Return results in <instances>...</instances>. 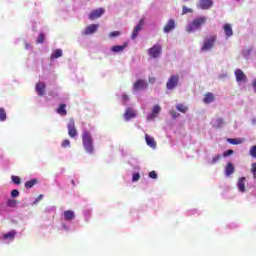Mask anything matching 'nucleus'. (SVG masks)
Listing matches in <instances>:
<instances>
[{
  "instance_id": "f257e3e1",
  "label": "nucleus",
  "mask_w": 256,
  "mask_h": 256,
  "mask_svg": "<svg viewBox=\"0 0 256 256\" xmlns=\"http://www.w3.org/2000/svg\"><path fill=\"white\" fill-rule=\"evenodd\" d=\"M82 143L86 153L93 155L95 148L93 147V136L89 131L85 130L82 135Z\"/></svg>"
},
{
  "instance_id": "f03ea898",
  "label": "nucleus",
  "mask_w": 256,
  "mask_h": 256,
  "mask_svg": "<svg viewBox=\"0 0 256 256\" xmlns=\"http://www.w3.org/2000/svg\"><path fill=\"white\" fill-rule=\"evenodd\" d=\"M207 23V17L201 16L195 18L190 24L187 25L186 31L188 33H193V31H197V29L201 28L202 25Z\"/></svg>"
},
{
  "instance_id": "7ed1b4c3",
  "label": "nucleus",
  "mask_w": 256,
  "mask_h": 256,
  "mask_svg": "<svg viewBox=\"0 0 256 256\" xmlns=\"http://www.w3.org/2000/svg\"><path fill=\"white\" fill-rule=\"evenodd\" d=\"M217 42V35H211L206 38L201 47V51H211L213 47H215V43Z\"/></svg>"
},
{
  "instance_id": "20e7f679",
  "label": "nucleus",
  "mask_w": 256,
  "mask_h": 256,
  "mask_svg": "<svg viewBox=\"0 0 256 256\" xmlns=\"http://www.w3.org/2000/svg\"><path fill=\"white\" fill-rule=\"evenodd\" d=\"M161 53H163V46H161L160 44H155L148 49V55L152 59H157L161 57Z\"/></svg>"
},
{
  "instance_id": "39448f33",
  "label": "nucleus",
  "mask_w": 256,
  "mask_h": 256,
  "mask_svg": "<svg viewBox=\"0 0 256 256\" xmlns=\"http://www.w3.org/2000/svg\"><path fill=\"white\" fill-rule=\"evenodd\" d=\"M177 85H179V75L170 76V78L168 79V81L166 83L167 89H169L171 91V90L175 89V87H177Z\"/></svg>"
},
{
  "instance_id": "423d86ee",
  "label": "nucleus",
  "mask_w": 256,
  "mask_h": 256,
  "mask_svg": "<svg viewBox=\"0 0 256 256\" xmlns=\"http://www.w3.org/2000/svg\"><path fill=\"white\" fill-rule=\"evenodd\" d=\"M67 129H68L69 137H71L72 139H75V137L77 136V128H75V120L74 119L69 120Z\"/></svg>"
},
{
  "instance_id": "0eeeda50",
  "label": "nucleus",
  "mask_w": 256,
  "mask_h": 256,
  "mask_svg": "<svg viewBox=\"0 0 256 256\" xmlns=\"http://www.w3.org/2000/svg\"><path fill=\"white\" fill-rule=\"evenodd\" d=\"M104 13H105V9H103V8L93 10L88 15V19H90V21H95V19H99V17H101Z\"/></svg>"
},
{
  "instance_id": "6e6552de",
  "label": "nucleus",
  "mask_w": 256,
  "mask_h": 256,
  "mask_svg": "<svg viewBox=\"0 0 256 256\" xmlns=\"http://www.w3.org/2000/svg\"><path fill=\"white\" fill-rule=\"evenodd\" d=\"M45 89H47V85L45 82H37L35 86V91L39 95V97H43L45 95Z\"/></svg>"
},
{
  "instance_id": "1a4fd4ad",
  "label": "nucleus",
  "mask_w": 256,
  "mask_h": 256,
  "mask_svg": "<svg viewBox=\"0 0 256 256\" xmlns=\"http://www.w3.org/2000/svg\"><path fill=\"white\" fill-rule=\"evenodd\" d=\"M97 29H99V24H91L86 27L82 35H93V33H97Z\"/></svg>"
},
{
  "instance_id": "9d476101",
  "label": "nucleus",
  "mask_w": 256,
  "mask_h": 256,
  "mask_svg": "<svg viewBox=\"0 0 256 256\" xmlns=\"http://www.w3.org/2000/svg\"><path fill=\"white\" fill-rule=\"evenodd\" d=\"M235 77L238 83H245L247 81V75L241 69L235 71Z\"/></svg>"
},
{
  "instance_id": "9b49d317",
  "label": "nucleus",
  "mask_w": 256,
  "mask_h": 256,
  "mask_svg": "<svg viewBox=\"0 0 256 256\" xmlns=\"http://www.w3.org/2000/svg\"><path fill=\"white\" fill-rule=\"evenodd\" d=\"M213 7V0H200L198 8L202 10L211 9Z\"/></svg>"
},
{
  "instance_id": "f8f14e48",
  "label": "nucleus",
  "mask_w": 256,
  "mask_h": 256,
  "mask_svg": "<svg viewBox=\"0 0 256 256\" xmlns=\"http://www.w3.org/2000/svg\"><path fill=\"white\" fill-rule=\"evenodd\" d=\"M135 117H137L135 110H133V108H126L124 113L125 121H131V119H135Z\"/></svg>"
},
{
  "instance_id": "ddd939ff",
  "label": "nucleus",
  "mask_w": 256,
  "mask_h": 256,
  "mask_svg": "<svg viewBox=\"0 0 256 256\" xmlns=\"http://www.w3.org/2000/svg\"><path fill=\"white\" fill-rule=\"evenodd\" d=\"M145 21L143 19H141L138 23V25L134 28L132 35H131V39H137V36L139 35V31H141V29H143V25H144Z\"/></svg>"
},
{
  "instance_id": "4468645a",
  "label": "nucleus",
  "mask_w": 256,
  "mask_h": 256,
  "mask_svg": "<svg viewBox=\"0 0 256 256\" xmlns=\"http://www.w3.org/2000/svg\"><path fill=\"white\" fill-rule=\"evenodd\" d=\"M134 91H141V89H147V82L145 80H137L133 85Z\"/></svg>"
},
{
  "instance_id": "2eb2a0df",
  "label": "nucleus",
  "mask_w": 256,
  "mask_h": 256,
  "mask_svg": "<svg viewBox=\"0 0 256 256\" xmlns=\"http://www.w3.org/2000/svg\"><path fill=\"white\" fill-rule=\"evenodd\" d=\"M173 29H175V20L170 19L164 26L163 31L164 33H170V31H173Z\"/></svg>"
},
{
  "instance_id": "dca6fc26",
  "label": "nucleus",
  "mask_w": 256,
  "mask_h": 256,
  "mask_svg": "<svg viewBox=\"0 0 256 256\" xmlns=\"http://www.w3.org/2000/svg\"><path fill=\"white\" fill-rule=\"evenodd\" d=\"M158 113H161V106L155 105L152 109V113L150 115H148L147 120L151 121V119H155V117H157Z\"/></svg>"
},
{
  "instance_id": "f3484780",
  "label": "nucleus",
  "mask_w": 256,
  "mask_h": 256,
  "mask_svg": "<svg viewBox=\"0 0 256 256\" xmlns=\"http://www.w3.org/2000/svg\"><path fill=\"white\" fill-rule=\"evenodd\" d=\"M213 101H215V94L211 92H207L204 95L203 103H205L206 105H209V103H213Z\"/></svg>"
},
{
  "instance_id": "a211bd4d",
  "label": "nucleus",
  "mask_w": 256,
  "mask_h": 256,
  "mask_svg": "<svg viewBox=\"0 0 256 256\" xmlns=\"http://www.w3.org/2000/svg\"><path fill=\"white\" fill-rule=\"evenodd\" d=\"M146 143L148 147H151L152 149H155L157 147V142H155V138L149 136V134L145 135Z\"/></svg>"
},
{
  "instance_id": "6ab92c4d",
  "label": "nucleus",
  "mask_w": 256,
  "mask_h": 256,
  "mask_svg": "<svg viewBox=\"0 0 256 256\" xmlns=\"http://www.w3.org/2000/svg\"><path fill=\"white\" fill-rule=\"evenodd\" d=\"M235 173V166H233V163L228 162L225 167V175L226 177H229Z\"/></svg>"
},
{
  "instance_id": "aec40b11",
  "label": "nucleus",
  "mask_w": 256,
  "mask_h": 256,
  "mask_svg": "<svg viewBox=\"0 0 256 256\" xmlns=\"http://www.w3.org/2000/svg\"><path fill=\"white\" fill-rule=\"evenodd\" d=\"M64 219L65 221H73L75 219V212L73 210L64 211Z\"/></svg>"
},
{
  "instance_id": "412c9836",
  "label": "nucleus",
  "mask_w": 256,
  "mask_h": 256,
  "mask_svg": "<svg viewBox=\"0 0 256 256\" xmlns=\"http://www.w3.org/2000/svg\"><path fill=\"white\" fill-rule=\"evenodd\" d=\"M227 142L230 143V145H241L242 143H245V139H243V138H228Z\"/></svg>"
},
{
  "instance_id": "4be33fe9",
  "label": "nucleus",
  "mask_w": 256,
  "mask_h": 256,
  "mask_svg": "<svg viewBox=\"0 0 256 256\" xmlns=\"http://www.w3.org/2000/svg\"><path fill=\"white\" fill-rule=\"evenodd\" d=\"M223 30L226 37H233V28L231 27V24H224Z\"/></svg>"
},
{
  "instance_id": "5701e85b",
  "label": "nucleus",
  "mask_w": 256,
  "mask_h": 256,
  "mask_svg": "<svg viewBox=\"0 0 256 256\" xmlns=\"http://www.w3.org/2000/svg\"><path fill=\"white\" fill-rule=\"evenodd\" d=\"M56 111L58 115L65 117L67 115V104H60Z\"/></svg>"
},
{
  "instance_id": "b1692460",
  "label": "nucleus",
  "mask_w": 256,
  "mask_h": 256,
  "mask_svg": "<svg viewBox=\"0 0 256 256\" xmlns=\"http://www.w3.org/2000/svg\"><path fill=\"white\" fill-rule=\"evenodd\" d=\"M59 57H63V50L56 49L50 56V59L53 61V59H59Z\"/></svg>"
},
{
  "instance_id": "393cba45",
  "label": "nucleus",
  "mask_w": 256,
  "mask_h": 256,
  "mask_svg": "<svg viewBox=\"0 0 256 256\" xmlns=\"http://www.w3.org/2000/svg\"><path fill=\"white\" fill-rule=\"evenodd\" d=\"M238 190L241 192V193H245V177H242L238 180Z\"/></svg>"
},
{
  "instance_id": "a878e982",
  "label": "nucleus",
  "mask_w": 256,
  "mask_h": 256,
  "mask_svg": "<svg viewBox=\"0 0 256 256\" xmlns=\"http://www.w3.org/2000/svg\"><path fill=\"white\" fill-rule=\"evenodd\" d=\"M125 47H127V44L124 45H115L111 48V51L113 53H121V51H124Z\"/></svg>"
},
{
  "instance_id": "bb28decb",
  "label": "nucleus",
  "mask_w": 256,
  "mask_h": 256,
  "mask_svg": "<svg viewBox=\"0 0 256 256\" xmlns=\"http://www.w3.org/2000/svg\"><path fill=\"white\" fill-rule=\"evenodd\" d=\"M37 183H38L37 179L29 180L25 183V188L32 189V187H35V185H37Z\"/></svg>"
},
{
  "instance_id": "cd10ccee",
  "label": "nucleus",
  "mask_w": 256,
  "mask_h": 256,
  "mask_svg": "<svg viewBox=\"0 0 256 256\" xmlns=\"http://www.w3.org/2000/svg\"><path fill=\"white\" fill-rule=\"evenodd\" d=\"M224 121L223 118H217L214 122V127H216L217 129H221V127H223L224 125Z\"/></svg>"
},
{
  "instance_id": "c85d7f7f",
  "label": "nucleus",
  "mask_w": 256,
  "mask_h": 256,
  "mask_svg": "<svg viewBox=\"0 0 256 256\" xmlns=\"http://www.w3.org/2000/svg\"><path fill=\"white\" fill-rule=\"evenodd\" d=\"M3 239H10L11 241H13V239H15V231L12 230V231L4 234Z\"/></svg>"
},
{
  "instance_id": "c756f323",
  "label": "nucleus",
  "mask_w": 256,
  "mask_h": 256,
  "mask_svg": "<svg viewBox=\"0 0 256 256\" xmlns=\"http://www.w3.org/2000/svg\"><path fill=\"white\" fill-rule=\"evenodd\" d=\"M222 155L221 154H217L216 156H214L212 158V160L210 161V165H215V163H219V161H221L222 159Z\"/></svg>"
},
{
  "instance_id": "7c9ffc66",
  "label": "nucleus",
  "mask_w": 256,
  "mask_h": 256,
  "mask_svg": "<svg viewBox=\"0 0 256 256\" xmlns=\"http://www.w3.org/2000/svg\"><path fill=\"white\" fill-rule=\"evenodd\" d=\"M7 120V112L5 111V108H0V121H6Z\"/></svg>"
},
{
  "instance_id": "2f4dec72",
  "label": "nucleus",
  "mask_w": 256,
  "mask_h": 256,
  "mask_svg": "<svg viewBox=\"0 0 256 256\" xmlns=\"http://www.w3.org/2000/svg\"><path fill=\"white\" fill-rule=\"evenodd\" d=\"M177 111H180V113H187V106L183 104H178L176 106Z\"/></svg>"
},
{
  "instance_id": "473e14b6",
  "label": "nucleus",
  "mask_w": 256,
  "mask_h": 256,
  "mask_svg": "<svg viewBox=\"0 0 256 256\" xmlns=\"http://www.w3.org/2000/svg\"><path fill=\"white\" fill-rule=\"evenodd\" d=\"M11 181L15 184V185H21V177L19 176H11Z\"/></svg>"
},
{
  "instance_id": "72a5a7b5",
  "label": "nucleus",
  "mask_w": 256,
  "mask_h": 256,
  "mask_svg": "<svg viewBox=\"0 0 256 256\" xmlns=\"http://www.w3.org/2000/svg\"><path fill=\"white\" fill-rule=\"evenodd\" d=\"M36 43H38V44H43V43H45V34L40 33V34L38 35V38H37V40H36Z\"/></svg>"
},
{
  "instance_id": "f704fd0d",
  "label": "nucleus",
  "mask_w": 256,
  "mask_h": 256,
  "mask_svg": "<svg viewBox=\"0 0 256 256\" xmlns=\"http://www.w3.org/2000/svg\"><path fill=\"white\" fill-rule=\"evenodd\" d=\"M187 13H193V9L188 8L187 6L182 7V15H187Z\"/></svg>"
},
{
  "instance_id": "c9c22d12",
  "label": "nucleus",
  "mask_w": 256,
  "mask_h": 256,
  "mask_svg": "<svg viewBox=\"0 0 256 256\" xmlns=\"http://www.w3.org/2000/svg\"><path fill=\"white\" fill-rule=\"evenodd\" d=\"M70 146H71V141H69V139H65L61 143V147H63L64 149Z\"/></svg>"
},
{
  "instance_id": "e433bc0d",
  "label": "nucleus",
  "mask_w": 256,
  "mask_h": 256,
  "mask_svg": "<svg viewBox=\"0 0 256 256\" xmlns=\"http://www.w3.org/2000/svg\"><path fill=\"white\" fill-rule=\"evenodd\" d=\"M141 179V175L139 173H134L132 176L133 183H137Z\"/></svg>"
},
{
  "instance_id": "4c0bfd02",
  "label": "nucleus",
  "mask_w": 256,
  "mask_h": 256,
  "mask_svg": "<svg viewBox=\"0 0 256 256\" xmlns=\"http://www.w3.org/2000/svg\"><path fill=\"white\" fill-rule=\"evenodd\" d=\"M8 207H17V200L10 199L7 202Z\"/></svg>"
},
{
  "instance_id": "58836bf2",
  "label": "nucleus",
  "mask_w": 256,
  "mask_h": 256,
  "mask_svg": "<svg viewBox=\"0 0 256 256\" xmlns=\"http://www.w3.org/2000/svg\"><path fill=\"white\" fill-rule=\"evenodd\" d=\"M119 35H121V32H119V31H113V32H111V33L109 34V37H110L111 39H115V37H119Z\"/></svg>"
},
{
  "instance_id": "ea45409f",
  "label": "nucleus",
  "mask_w": 256,
  "mask_h": 256,
  "mask_svg": "<svg viewBox=\"0 0 256 256\" xmlns=\"http://www.w3.org/2000/svg\"><path fill=\"white\" fill-rule=\"evenodd\" d=\"M250 155L251 157H254V159H256V145L252 146L250 150Z\"/></svg>"
},
{
  "instance_id": "a19ab883",
  "label": "nucleus",
  "mask_w": 256,
  "mask_h": 256,
  "mask_svg": "<svg viewBox=\"0 0 256 256\" xmlns=\"http://www.w3.org/2000/svg\"><path fill=\"white\" fill-rule=\"evenodd\" d=\"M127 101H129V96L127 94H123L122 96L123 105H127Z\"/></svg>"
},
{
  "instance_id": "79ce46f5",
  "label": "nucleus",
  "mask_w": 256,
  "mask_h": 256,
  "mask_svg": "<svg viewBox=\"0 0 256 256\" xmlns=\"http://www.w3.org/2000/svg\"><path fill=\"white\" fill-rule=\"evenodd\" d=\"M11 197H13V198L19 197V190H17V189L12 190Z\"/></svg>"
},
{
  "instance_id": "37998d69",
  "label": "nucleus",
  "mask_w": 256,
  "mask_h": 256,
  "mask_svg": "<svg viewBox=\"0 0 256 256\" xmlns=\"http://www.w3.org/2000/svg\"><path fill=\"white\" fill-rule=\"evenodd\" d=\"M170 115H171L172 119H177V117H179V114H177V112L175 110H171Z\"/></svg>"
},
{
  "instance_id": "c03bdc74",
  "label": "nucleus",
  "mask_w": 256,
  "mask_h": 256,
  "mask_svg": "<svg viewBox=\"0 0 256 256\" xmlns=\"http://www.w3.org/2000/svg\"><path fill=\"white\" fill-rule=\"evenodd\" d=\"M252 173H253V178L256 179V163L252 164Z\"/></svg>"
},
{
  "instance_id": "a18cd8bd",
  "label": "nucleus",
  "mask_w": 256,
  "mask_h": 256,
  "mask_svg": "<svg viewBox=\"0 0 256 256\" xmlns=\"http://www.w3.org/2000/svg\"><path fill=\"white\" fill-rule=\"evenodd\" d=\"M149 177H150V179H157V172L151 171V172L149 173Z\"/></svg>"
},
{
  "instance_id": "49530a36",
  "label": "nucleus",
  "mask_w": 256,
  "mask_h": 256,
  "mask_svg": "<svg viewBox=\"0 0 256 256\" xmlns=\"http://www.w3.org/2000/svg\"><path fill=\"white\" fill-rule=\"evenodd\" d=\"M229 155H233V150H227L223 153V157H229Z\"/></svg>"
},
{
  "instance_id": "de8ad7c7",
  "label": "nucleus",
  "mask_w": 256,
  "mask_h": 256,
  "mask_svg": "<svg viewBox=\"0 0 256 256\" xmlns=\"http://www.w3.org/2000/svg\"><path fill=\"white\" fill-rule=\"evenodd\" d=\"M41 199H43V194H40V195L38 196L36 202H37V201H41Z\"/></svg>"
},
{
  "instance_id": "09e8293b",
  "label": "nucleus",
  "mask_w": 256,
  "mask_h": 256,
  "mask_svg": "<svg viewBox=\"0 0 256 256\" xmlns=\"http://www.w3.org/2000/svg\"><path fill=\"white\" fill-rule=\"evenodd\" d=\"M29 47H31V45L28 44V43H26V44H25V49H29Z\"/></svg>"
},
{
  "instance_id": "8fccbe9b",
  "label": "nucleus",
  "mask_w": 256,
  "mask_h": 256,
  "mask_svg": "<svg viewBox=\"0 0 256 256\" xmlns=\"http://www.w3.org/2000/svg\"><path fill=\"white\" fill-rule=\"evenodd\" d=\"M150 83H153V81H152V80H150Z\"/></svg>"
},
{
  "instance_id": "3c124183",
  "label": "nucleus",
  "mask_w": 256,
  "mask_h": 256,
  "mask_svg": "<svg viewBox=\"0 0 256 256\" xmlns=\"http://www.w3.org/2000/svg\"><path fill=\"white\" fill-rule=\"evenodd\" d=\"M183 1H189V0H183Z\"/></svg>"
}]
</instances>
